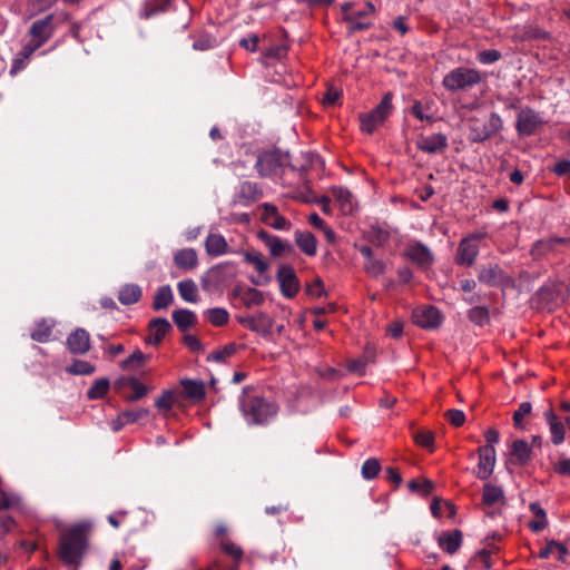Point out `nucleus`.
<instances>
[{"instance_id": "obj_32", "label": "nucleus", "mask_w": 570, "mask_h": 570, "mask_svg": "<svg viewBox=\"0 0 570 570\" xmlns=\"http://www.w3.org/2000/svg\"><path fill=\"white\" fill-rule=\"evenodd\" d=\"M295 243L307 256H314L317 252V239L311 232L295 233Z\"/></svg>"}, {"instance_id": "obj_2", "label": "nucleus", "mask_w": 570, "mask_h": 570, "mask_svg": "<svg viewBox=\"0 0 570 570\" xmlns=\"http://www.w3.org/2000/svg\"><path fill=\"white\" fill-rule=\"evenodd\" d=\"M240 409L250 424H264L278 411L275 403L258 395L246 396L240 403Z\"/></svg>"}, {"instance_id": "obj_9", "label": "nucleus", "mask_w": 570, "mask_h": 570, "mask_svg": "<svg viewBox=\"0 0 570 570\" xmlns=\"http://www.w3.org/2000/svg\"><path fill=\"white\" fill-rule=\"evenodd\" d=\"M412 318L415 325L425 330H435L441 326L443 321L439 308L432 305L414 308Z\"/></svg>"}, {"instance_id": "obj_27", "label": "nucleus", "mask_w": 570, "mask_h": 570, "mask_svg": "<svg viewBox=\"0 0 570 570\" xmlns=\"http://www.w3.org/2000/svg\"><path fill=\"white\" fill-rule=\"evenodd\" d=\"M274 320L264 312H257L250 315L248 330L258 333L263 336H268L272 333Z\"/></svg>"}, {"instance_id": "obj_44", "label": "nucleus", "mask_w": 570, "mask_h": 570, "mask_svg": "<svg viewBox=\"0 0 570 570\" xmlns=\"http://www.w3.org/2000/svg\"><path fill=\"white\" fill-rule=\"evenodd\" d=\"M149 358V355L144 354L140 350H136L130 356L124 360L120 365L124 370H137L141 367Z\"/></svg>"}, {"instance_id": "obj_60", "label": "nucleus", "mask_w": 570, "mask_h": 570, "mask_svg": "<svg viewBox=\"0 0 570 570\" xmlns=\"http://www.w3.org/2000/svg\"><path fill=\"white\" fill-rule=\"evenodd\" d=\"M501 57V52L497 49L483 50L478 53V60L483 65L493 63L500 60Z\"/></svg>"}, {"instance_id": "obj_62", "label": "nucleus", "mask_w": 570, "mask_h": 570, "mask_svg": "<svg viewBox=\"0 0 570 570\" xmlns=\"http://www.w3.org/2000/svg\"><path fill=\"white\" fill-rule=\"evenodd\" d=\"M446 420L455 428L464 424L465 415L461 410L452 409L445 412Z\"/></svg>"}, {"instance_id": "obj_58", "label": "nucleus", "mask_w": 570, "mask_h": 570, "mask_svg": "<svg viewBox=\"0 0 570 570\" xmlns=\"http://www.w3.org/2000/svg\"><path fill=\"white\" fill-rule=\"evenodd\" d=\"M220 548L226 554L230 556L236 561H239L243 558V549L227 539L220 542Z\"/></svg>"}, {"instance_id": "obj_17", "label": "nucleus", "mask_w": 570, "mask_h": 570, "mask_svg": "<svg viewBox=\"0 0 570 570\" xmlns=\"http://www.w3.org/2000/svg\"><path fill=\"white\" fill-rule=\"evenodd\" d=\"M257 237L268 247L273 257H281L293 252V246L289 243L282 240L278 236L272 235L264 229L257 232Z\"/></svg>"}, {"instance_id": "obj_19", "label": "nucleus", "mask_w": 570, "mask_h": 570, "mask_svg": "<svg viewBox=\"0 0 570 570\" xmlns=\"http://www.w3.org/2000/svg\"><path fill=\"white\" fill-rule=\"evenodd\" d=\"M478 279L488 286L495 287L507 283L509 277L499 265L489 264L480 268Z\"/></svg>"}, {"instance_id": "obj_45", "label": "nucleus", "mask_w": 570, "mask_h": 570, "mask_svg": "<svg viewBox=\"0 0 570 570\" xmlns=\"http://www.w3.org/2000/svg\"><path fill=\"white\" fill-rule=\"evenodd\" d=\"M554 551L559 552V560H563L568 553V549L564 544L554 540H550L547 542V546L540 550L538 556L540 559H548Z\"/></svg>"}, {"instance_id": "obj_26", "label": "nucleus", "mask_w": 570, "mask_h": 570, "mask_svg": "<svg viewBox=\"0 0 570 570\" xmlns=\"http://www.w3.org/2000/svg\"><path fill=\"white\" fill-rule=\"evenodd\" d=\"M544 417L549 424V430L551 433V442L554 445H559L564 441L566 435V426L562 421L557 416L552 409H549L544 413Z\"/></svg>"}, {"instance_id": "obj_22", "label": "nucleus", "mask_w": 570, "mask_h": 570, "mask_svg": "<svg viewBox=\"0 0 570 570\" xmlns=\"http://www.w3.org/2000/svg\"><path fill=\"white\" fill-rule=\"evenodd\" d=\"M149 335L145 338V342L150 345H159L167 333L170 332L171 325L167 318L156 317L153 318L149 324Z\"/></svg>"}, {"instance_id": "obj_47", "label": "nucleus", "mask_w": 570, "mask_h": 570, "mask_svg": "<svg viewBox=\"0 0 570 570\" xmlns=\"http://www.w3.org/2000/svg\"><path fill=\"white\" fill-rule=\"evenodd\" d=\"M52 334V326L47 323L46 320H41L37 323L36 330L31 333V338L39 343H46L49 341Z\"/></svg>"}, {"instance_id": "obj_13", "label": "nucleus", "mask_w": 570, "mask_h": 570, "mask_svg": "<svg viewBox=\"0 0 570 570\" xmlns=\"http://www.w3.org/2000/svg\"><path fill=\"white\" fill-rule=\"evenodd\" d=\"M375 12V7L371 1L365 3V9L356 12H352L351 14L343 16V21L348 23V35H353L356 31L367 30L372 27L371 21H363L362 19L367 17L368 14H373Z\"/></svg>"}, {"instance_id": "obj_7", "label": "nucleus", "mask_w": 570, "mask_h": 570, "mask_svg": "<svg viewBox=\"0 0 570 570\" xmlns=\"http://www.w3.org/2000/svg\"><path fill=\"white\" fill-rule=\"evenodd\" d=\"M543 125L539 112L530 107L519 109L515 129L520 137H529Z\"/></svg>"}, {"instance_id": "obj_4", "label": "nucleus", "mask_w": 570, "mask_h": 570, "mask_svg": "<svg viewBox=\"0 0 570 570\" xmlns=\"http://www.w3.org/2000/svg\"><path fill=\"white\" fill-rule=\"evenodd\" d=\"M468 124V138L471 142H483L502 129V119L495 112L490 114L487 120L471 117L469 118Z\"/></svg>"}, {"instance_id": "obj_52", "label": "nucleus", "mask_w": 570, "mask_h": 570, "mask_svg": "<svg viewBox=\"0 0 570 570\" xmlns=\"http://www.w3.org/2000/svg\"><path fill=\"white\" fill-rule=\"evenodd\" d=\"M149 415V410L145 407L125 410L121 412V417L125 419L127 424L136 423L140 420L147 419Z\"/></svg>"}, {"instance_id": "obj_15", "label": "nucleus", "mask_w": 570, "mask_h": 570, "mask_svg": "<svg viewBox=\"0 0 570 570\" xmlns=\"http://www.w3.org/2000/svg\"><path fill=\"white\" fill-rule=\"evenodd\" d=\"M230 297L240 299L243 305L247 308L253 306H261L265 302L264 293L254 288L236 285L232 292Z\"/></svg>"}, {"instance_id": "obj_64", "label": "nucleus", "mask_w": 570, "mask_h": 570, "mask_svg": "<svg viewBox=\"0 0 570 570\" xmlns=\"http://www.w3.org/2000/svg\"><path fill=\"white\" fill-rule=\"evenodd\" d=\"M340 98H341V92L337 89L330 87V88H327L326 92L323 95L322 102L325 106H333L338 101Z\"/></svg>"}, {"instance_id": "obj_18", "label": "nucleus", "mask_w": 570, "mask_h": 570, "mask_svg": "<svg viewBox=\"0 0 570 570\" xmlns=\"http://www.w3.org/2000/svg\"><path fill=\"white\" fill-rule=\"evenodd\" d=\"M262 208L263 213L261 219L264 224L278 230H286L291 228V222L278 213V208L274 204L264 203Z\"/></svg>"}, {"instance_id": "obj_25", "label": "nucleus", "mask_w": 570, "mask_h": 570, "mask_svg": "<svg viewBox=\"0 0 570 570\" xmlns=\"http://www.w3.org/2000/svg\"><path fill=\"white\" fill-rule=\"evenodd\" d=\"M463 533L459 529L445 531L438 538V543L446 553L454 554L461 547Z\"/></svg>"}, {"instance_id": "obj_20", "label": "nucleus", "mask_w": 570, "mask_h": 570, "mask_svg": "<svg viewBox=\"0 0 570 570\" xmlns=\"http://www.w3.org/2000/svg\"><path fill=\"white\" fill-rule=\"evenodd\" d=\"M262 197L263 189L258 186V184L245 180L240 183L239 190L235 195L234 203L240 204L243 206H248L249 204L258 200Z\"/></svg>"}, {"instance_id": "obj_23", "label": "nucleus", "mask_w": 570, "mask_h": 570, "mask_svg": "<svg viewBox=\"0 0 570 570\" xmlns=\"http://www.w3.org/2000/svg\"><path fill=\"white\" fill-rule=\"evenodd\" d=\"M405 256L407 259L422 268L430 267L434 262L433 254L422 243H415L414 245L410 246L405 252Z\"/></svg>"}, {"instance_id": "obj_6", "label": "nucleus", "mask_w": 570, "mask_h": 570, "mask_svg": "<svg viewBox=\"0 0 570 570\" xmlns=\"http://www.w3.org/2000/svg\"><path fill=\"white\" fill-rule=\"evenodd\" d=\"M392 98V92L385 94L381 102L372 111L360 115L361 129L363 131L372 134L391 115L393 109Z\"/></svg>"}, {"instance_id": "obj_35", "label": "nucleus", "mask_w": 570, "mask_h": 570, "mask_svg": "<svg viewBox=\"0 0 570 570\" xmlns=\"http://www.w3.org/2000/svg\"><path fill=\"white\" fill-rule=\"evenodd\" d=\"M173 321L181 332H185L196 324L197 317L193 311L181 308L174 311Z\"/></svg>"}, {"instance_id": "obj_28", "label": "nucleus", "mask_w": 570, "mask_h": 570, "mask_svg": "<svg viewBox=\"0 0 570 570\" xmlns=\"http://www.w3.org/2000/svg\"><path fill=\"white\" fill-rule=\"evenodd\" d=\"M510 454L513 458V463L519 465H525L532 459L531 446L524 440L513 441L511 444Z\"/></svg>"}, {"instance_id": "obj_38", "label": "nucleus", "mask_w": 570, "mask_h": 570, "mask_svg": "<svg viewBox=\"0 0 570 570\" xmlns=\"http://www.w3.org/2000/svg\"><path fill=\"white\" fill-rule=\"evenodd\" d=\"M174 299L173 292L169 285L159 287L154 296L153 308L160 311L167 308Z\"/></svg>"}, {"instance_id": "obj_54", "label": "nucleus", "mask_w": 570, "mask_h": 570, "mask_svg": "<svg viewBox=\"0 0 570 570\" xmlns=\"http://www.w3.org/2000/svg\"><path fill=\"white\" fill-rule=\"evenodd\" d=\"M386 265L381 259L370 258L364 263V271L373 277H377L385 273Z\"/></svg>"}, {"instance_id": "obj_10", "label": "nucleus", "mask_w": 570, "mask_h": 570, "mask_svg": "<svg viewBox=\"0 0 570 570\" xmlns=\"http://www.w3.org/2000/svg\"><path fill=\"white\" fill-rule=\"evenodd\" d=\"M560 246H570V237H549L533 243L530 255L534 261H540L549 254L557 253Z\"/></svg>"}, {"instance_id": "obj_37", "label": "nucleus", "mask_w": 570, "mask_h": 570, "mask_svg": "<svg viewBox=\"0 0 570 570\" xmlns=\"http://www.w3.org/2000/svg\"><path fill=\"white\" fill-rule=\"evenodd\" d=\"M529 509L535 517V520H532L529 522V524H528L529 528L533 532H540V531L544 530L546 527L548 525L547 514H546L544 509L540 505L539 502L530 503Z\"/></svg>"}, {"instance_id": "obj_29", "label": "nucleus", "mask_w": 570, "mask_h": 570, "mask_svg": "<svg viewBox=\"0 0 570 570\" xmlns=\"http://www.w3.org/2000/svg\"><path fill=\"white\" fill-rule=\"evenodd\" d=\"M331 194L333 195L335 202L338 204L343 214L347 215L353 213V195L346 187L333 186L331 188Z\"/></svg>"}, {"instance_id": "obj_33", "label": "nucleus", "mask_w": 570, "mask_h": 570, "mask_svg": "<svg viewBox=\"0 0 570 570\" xmlns=\"http://www.w3.org/2000/svg\"><path fill=\"white\" fill-rule=\"evenodd\" d=\"M205 247L209 256H219L227 252L228 244L223 235L210 233L205 240Z\"/></svg>"}, {"instance_id": "obj_3", "label": "nucleus", "mask_w": 570, "mask_h": 570, "mask_svg": "<svg viewBox=\"0 0 570 570\" xmlns=\"http://www.w3.org/2000/svg\"><path fill=\"white\" fill-rule=\"evenodd\" d=\"M285 167H288L292 170L299 169L292 163L288 153L282 154L279 150L265 151L261 154L255 164V168L261 177L274 176Z\"/></svg>"}, {"instance_id": "obj_24", "label": "nucleus", "mask_w": 570, "mask_h": 570, "mask_svg": "<svg viewBox=\"0 0 570 570\" xmlns=\"http://www.w3.org/2000/svg\"><path fill=\"white\" fill-rule=\"evenodd\" d=\"M180 385L183 390L179 394L184 399L191 400L194 402H199L203 401L206 396L205 385L202 381L183 379L180 380Z\"/></svg>"}, {"instance_id": "obj_30", "label": "nucleus", "mask_w": 570, "mask_h": 570, "mask_svg": "<svg viewBox=\"0 0 570 570\" xmlns=\"http://www.w3.org/2000/svg\"><path fill=\"white\" fill-rule=\"evenodd\" d=\"M495 503L505 504L504 492L501 487L485 483L482 490V504L484 507H492Z\"/></svg>"}, {"instance_id": "obj_40", "label": "nucleus", "mask_w": 570, "mask_h": 570, "mask_svg": "<svg viewBox=\"0 0 570 570\" xmlns=\"http://www.w3.org/2000/svg\"><path fill=\"white\" fill-rule=\"evenodd\" d=\"M178 392L175 390H164L155 401V406L163 413L169 412L177 402Z\"/></svg>"}, {"instance_id": "obj_5", "label": "nucleus", "mask_w": 570, "mask_h": 570, "mask_svg": "<svg viewBox=\"0 0 570 570\" xmlns=\"http://www.w3.org/2000/svg\"><path fill=\"white\" fill-rule=\"evenodd\" d=\"M481 81V75L478 70L466 67H458L446 73L443 78V87L451 91L469 90Z\"/></svg>"}, {"instance_id": "obj_46", "label": "nucleus", "mask_w": 570, "mask_h": 570, "mask_svg": "<svg viewBox=\"0 0 570 570\" xmlns=\"http://www.w3.org/2000/svg\"><path fill=\"white\" fill-rule=\"evenodd\" d=\"M207 318L214 326L220 327L228 323L229 314L223 307H214L207 311Z\"/></svg>"}, {"instance_id": "obj_11", "label": "nucleus", "mask_w": 570, "mask_h": 570, "mask_svg": "<svg viewBox=\"0 0 570 570\" xmlns=\"http://www.w3.org/2000/svg\"><path fill=\"white\" fill-rule=\"evenodd\" d=\"M55 16L52 13L36 20L29 28V36L31 40L43 46L53 35L55 31Z\"/></svg>"}, {"instance_id": "obj_63", "label": "nucleus", "mask_w": 570, "mask_h": 570, "mask_svg": "<svg viewBox=\"0 0 570 570\" xmlns=\"http://www.w3.org/2000/svg\"><path fill=\"white\" fill-rule=\"evenodd\" d=\"M306 293L311 296L321 297L325 294L323 281L317 277L306 286Z\"/></svg>"}, {"instance_id": "obj_39", "label": "nucleus", "mask_w": 570, "mask_h": 570, "mask_svg": "<svg viewBox=\"0 0 570 570\" xmlns=\"http://www.w3.org/2000/svg\"><path fill=\"white\" fill-rule=\"evenodd\" d=\"M180 297L189 303L198 301V288L193 279H184L177 285Z\"/></svg>"}, {"instance_id": "obj_61", "label": "nucleus", "mask_w": 570, "mask_h": 570, "mask_svg": "<svg viewBox=\"0 0 570 570\" xmlns=\"http://www.w3.org/2000/svg\"><path fill=\"white\" fill-rule=\"evenodd\" d=\"M56 0H28L33 13H41L56 4Z\"/></svg>"}, {"instance_id": "obj_8", "label": "nucleus", "mask_w": 570, "mask_h": 570, "mask_svg": "<svg viewBox=\"0 0 570 570\" xmlns=\"http://www.w3.org/2000/svg\"><path fill=\"white\" fill-rule=\"evenodd\" d=\"M276 279L279 283V289L286 298H293L299 292V279L291 265L279 266L276 273Z\"/></svg>"}, {"instance_id": "obj_51", "label": "nucleus", "mask_w": 570, "mask_h": 570, "mask_svg": "<svg viewBox=\"0 0 570 570\" xmlns=\"http://www.w3.org/2000/svg\"><path fill=\"white\" fill-rule=\"evenodd\" d=\"M237 345L235 343L226 344L220 350L212 352L207 356V361L225 362L228 357L235 354Z\"/></svg>"}, {"instance_id": "obj_59", "label": "nucleus", "mask_w": 570, "mask_h": 570, "mask_svg": "<svg viewBox=\"0 0 570 570\" xmlns=\"http://www.w3.org/2000/svg\"><path fill=\"white\" fill-rule=\"evenodd\" d=\"M548 169L558 177H570V160H558L553 166L548 167Z\"/></svg>"}, {"instance_id": "obj_53", "label": "nucleus", "mask_w": 570, "mask_h": 570, "mask_svg": "<svg viewBox=\"0 0 570 570\" xmlns=\"http://www.w3.org/2000/svg\"><path fill=\"white\" fill-rule=\"evenodd\" d=\"M244 259L246 263L252 264L259 274L265 273L268 268V264L263 259V255L261 253L246 252L244 254Z\"/></svg>"}, {"instance_id": "obj_31", "label": "nucleus", "mask_w": 570, "mask_h": 570, "mask_svg": "<svg viewBox=\"0 0 570 570\" xmlns=\"http://www.w3.org/2000/svg\"><path fill=\"white\" fill-rule=\"evenodd\" d=\"M174 263L180 269H193L198 264L197 253L193 248L180 249L175 254Z\"/></svg>"}, {"instance_id": "obj_41", "label": "nucleus", "mask_w": 570, "mask_h": 570, "mask_svg": "<svg viewBox=\"0 0 570 570\" xmlns=\"http://www.w3.org/2000/svg\"><path fill=\"white\" fill-rule=\"evenodd\" d=\"M110 382L107 377L96 380L87 391L88 400H100L105 397L109 391Z\"/></svg>"}, {"instance_id": "obj_16", "label": "nucleus", "mask_w": 570, "mask_h": 570, "mask_svg": "<svg viewBox=\"0 0 570 570\" xmlns=\"http://www.w3.org/2000/svg\"><path fill=\"white\" fill-rule=\"evenodd\" d=\"M66 344L71 354L83 355L91 348L90 335L85 328L78 327L68 335Z\"/></svg>"}, {"instance_id": "obj_1", "label": "nucleus", "mask_w": 570, "mask_h": 570, "mask_svg": "<svg viewBox=\"0 0 570 570\" xmlns=\"http://www.w3.org/2000/svg\"><path fill=\"white\" fill-rule=\"evenodd\" d=\"M90 528L76 524L62 532L59 540L58 557L67 566L79 567L88 548Z\"/></svg>"}, {"instance_id": "obj_36", "label": "nucleus", "mask_w": 570, "mask_h": 570, "mask_svg": "<svg viewBox=\"0 0 570 570\" xmlns=\"http://www.w3.org/2000/svg\"><path fill=\"white\" fill-rule=\"evenodd\" d=\"M171 0H147L144 3V10L140 13V17L144 19H149L153 16L165 12L170 8Z\"/></svg>"}, {"instance_id": "obj_49", "label": "nucleus", "mask_w": 570, "mask_h": 570, "mask_svg": "<svg viewBox=\"0 0 570 570\" xmlns=\"http://www.w3.org/2000/svg\"><path fill=\"white\" fill-rule=\"evenodd\" d=\"M66 371L72 375H91L96 371V367L87 361L75 360Z\"/></svg>"}, {"instance_id": "obj_57", "label": "nucleus", "mask_w": 570, "mask_h": 570, "mask_svg": "<svg viewBox=\"0 0 570 570\" xmlns=\"http://www.w3.org/2000/svg\"><path fill=\"white\" fill-rule=\"evenodd\" d=\"M532 405L530 402H522L518 410L513 413V424L517 429H523L522 420L525 415L530 414Z\"/></svg>"}, {"instance_id": "obj_42", "label": "nucleus", "mask_w": 570, "mask_h": 570, "mask_svg": "<svg viewBox=\"0 0 570 570\" xmlns=\"http://www.w3.org/2000/svg\"><path fill=\"white\" fill-rule=\"evenodd\" d=\"M468 318L478 326H484L490 323L489 309L485 306H474L468 311Z\"/></svg>"}, {"instance_id": "obj_14", "label": "nucleus", "mask_w": 570, "mask_h": 570, "mask_svg": "<svg viewBox=\"0 0 570 570\" xmlns=\"http://www.w3.org/2000/svg\"><path fill=\"white\" fill-rule=\"evenodd\" d=\"M479 464L476 470V478L487 480L493 473L495 464V450L494 446L482 445L478 449Z\"/></svg>"}, {"instance_id": "obj_50", "label": "nucleus", "mask_w": 570, "mask_h": 570, "mask_svg": "<svg viewBox=\"0 0 570 570\" xmlns=\"http://www.w3.org/2000/svg\"><path fill=\"white\" fill-rule=\"evenodd\" d=\"M522 39L548 41L551 39V35L538 26H528L523 29Z\"/></svg>"}, {"instance_id": "obj_48", "label": "nucleus", "mask_w": 570, "mask_h": 570, "mask_svg": "<svg viewBox=\"0 0 570 570\" xmlns=\"http://www.w3.org/2000/svg\"><path fill=\"white\" fill-rule=\"evenodd\" d=\"M381 471V463L376 458L367 459L361 469V474L365 480L375 479Z\"/></svg>"}, {"instance_id": "obj_21", "label": "nucleus", "mask_w": 570, "mask_h": 570, "mask_svg": "<svg viewBox=\"0 0 570 570\" xmlns=\"http://www.w3.org/2000/svg\"><path fill=\"white\" fill-rule=\"evenodd\" d=\"M448 146V137L444 134L422 136L416 142L417 149L426 154L443 153Z\"/></svg>"}, {"instance_id": "obj_56", "label": "nucleus", "mask_w": 570, "mask_h": 570, "mask_svg": "<svg viewBox=\"0 0 570 570\" xmlns=\"http://www.w3.org/2000/svg\"><path fill=\"white\" fill-rule=\"evenodd\" d=\"M407 487L413 492L422 490V494L425 497L429 495L434 489L433 482L426 478H423L422 481L413 479L407 483Z\"/></svg>"}, {"instance_id": "obj_55", "label": "nucleus", "mask_w": 570, "mask_h": 570, "mask_svg": "<svg viewBox=\"0 0 570 570\" xmlns=\"http://www.w3.org/2000/svg\"><path fill=\"white\" fill-rule=\"evenodd\" d=\"M414 441L416 444L428 449L429 451L434 450V433L432 431H419L414 434Z\"/></svg>"}, {"instance_id": "obj_12", "label": "nucleus", "mask_w": 570, "mask_h": 570, "mask_svg": "<svg viewBox=\"0 0 570 570\" xmlns=\"http://www.w3.org/2000/svg\"><path fill=\"white\" fill-rule=\"evenodd\" d=\"M479 254V244L475 236L463 238L458 246L455 264L472 266Z\"/></svg>"}, {"instance_id": "obj_34", "label": "nucleus", "mask_w": 570, "mask_h": 570, "mask_svg": "<svg viewBox=\"0 0 570 570\" xmlns=\"http://www.w3.org/2000/svg\"><path fill=\"white\" fill-rule=\"evenodd\" d=\"M142 295L141 288L137 284H126L118 294V299L122 305L136 304Z\"/></svg>"}, {"instance_id": "obj_43", "label": "nucleus", "mask_w": 570, "mask_h": 570, "mask_svg": "<svg viewBox=\"0 0 570 570\" xmlns=\"http://www.w3.org/2000/svg\"><path fill=\"white\" fill-rule=\"evenodd\" d=\"M129 382L132 393L129 395H124V400L126 402H136L148 394V387L145 384H142L136 376H131Z\"/></svg>"}]
</instances>
